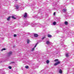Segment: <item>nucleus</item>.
<instances>
[{"mask_svg": "<svg viewBox=\"0 0 74 74\" xmlns=\"http://www.w3.org/2000/svg\"><path fill=\"white\" fill-rule=\"evenodd\" d=\"M37 24H34L33 23H31L30 22L27 21L24 24V26H27V25H30L31 26H32V27H34L35 26H36L37 25Z\"/></svg>", "mask_w": 74, "mask_h": 74, "instance_id": "obj_1", "label": "nucleus"}, {"mask_svg": "<svg viewBox=\"0 0 74 74\" xmlns=\"http://www.w3.org/2000/svg\"><path fill=\"white\" fill-rule=\"evenodd\" d=\"M38 44V43H36V44L35 45V46L34 47V48H33L32 50H31L32 51H34V49H35L34 48H36V47H37V45Z\"/></svg>", "mask_w": 74, "mask_h": 74, "instance_id": "obj_2", "label": "nucleus"}, {"mask_svg": "<svg viewBox=\"0 0 74 74\" xmlns=\"http://www.w3.org/2000/svg\"><path fill=\"white\" fill-rule=\"evenodd\" d=\"M60 62L58 61V62L54 64V66H57V65H58L59 64H60Z\"/></svg>", "mask_w": 74, "mask_h": 74, "instance_id": "obj_3", "label": "nucleus"}, {"mask_svg": "<svg viewBox=\"0 0 74 74\" xmlns=\"http://www.w3.org/2000/svg\"><path fill=\"white\" fill-rule=\"evenodd\" d=\"M51 42L49 41H47L46 42V44L47 45H49L51 44Z\"/></svg>", "mask_w": 74, "mask_h": 74, "instance_id": "obj_4", "label": "nucleus"}, {"mask_svg": "<svg viewBox=\"0 0 74 74\" xmlns=\"http://www.w3.org/2000/svg\"><path fill=\"white\" fill-rule=\"evenodd\" d=\"M24 18H27V13H25L24 14Z\"/></svg>", "mask_w": 74, "mask_h": 74, "instance_id": "obj_5", "label": "nucleus"}, {"mask_svg": "<svg viewBox=\"0 0 74 74\" xmlns=\"http://www.w3.org/2000/svg\"><path fill=\"white\" fill-rule=\"evenodd\" d=\"M12 52H10L8 53V56H10V55H12Z\"/></svg>", "mask_w": 74, "mask_h": 74, "instance_id": "obj_6", "label": "nucleus"}, {"mask_svg": "<svg viewBox=\"0 0 74 74\" xmlns=\"http://www.w3.org/2000/svg\"><path fill=\"white\" fill-rule=\"evenodd\" d=\"M63 12H66V11H67V9H63L62 10Z\"/></svg>", "mask_w": 74, "mask_h": 74, "instance_id": "obj_7", "label": "nucleus"}, {"mask_svg": "<svg viewBox=\"0 0 74 74\" xmlns=\"http://www.w3.org/2000/svg\"><path fill=\"white\" fill-rule=\"evenodd\" d=\"M15 6L16 8V9L17 11V10H18V9H19V7L18 6V5H16V6Z\"/></svg>", "mask_w": 74, "mask_h": 74, "instance_id": "obj_8", "label": "nucleus"}, {"mask_svg": "<svg viewBox=\"0 0 74 74\" xmlns=\"http://www.w3.org/2000/svg\"><path fill=\"white\" fill-rule=\"evenodd\" d=\"M34 37H37L38 36V35L37 34H35L34 35Z\"/></svg>", "mask_w": 74, "mask_h": 74, "instance_id": "obj_9", "label": "nucleus"}, {"mask_svg": "<svg viewBox=\"0 0 74 74\" xmlns=\"http://www.w3.org/2000/svg\"><path fill=\"white\" fill-rule=\"evenodd\" d=\"M12 18L13 19H16V16H12Z\"/></svg>", "mask_w": 74, "mask_h": 74, "instance_id": "obj_10", "label": "nucleus"}, {"mask_svg": "<svg viewBox=\"0 0 74 74\" xmlns=\"http://www.w3.org/2000/svg\"><path fill=\"white\" fill-rule=\"evenodd\" d=\"M59 73H60V74H62V70L60 69L59 71Z\"/></svg>", "mask_w": 74, "mask_h": 74, "instance_id": "obj_11", "label": "nucleus"}, {"mask_svg": "<svg viewBox=\"0 0 74 74\" xmlns=\"http://www.w3.org/2000/svg\"><path fill=\"white\" fill-rule=\"evenodd\" d=\"M47 36H48V37H52V36L51 35L49 34H48Z\"/></svg>", "mask_w": 74, "mask_h": 74, "instance_id": "obj_12", "label": "nucleus"}, {"mask_svg": "<svg viewBox=\"0 0 74 74\" xmlns=\"http://www.w3.org/2000/svg\"><path fill=\"white\" fill-rule=\"evenodd\" d=\"M65 24L66 25H68V22L67 21H65Z\"/></svg>", "mask_w": 74, "mask_h": 74, "instance_id": "obj_13", "label": "nucleus"}, {"mask_svg": "<svg viewBox=\"0 0 74 74\" xmlns=\"http://www.w3.org/2000/svg\"><path fill=\"white\" fill-rule=\"evenodd\" d=\"M53 25H56V22H54L53 23Z\"/></svg>", "mask_w": 74, "mask_h": 74, "instance_id": "obj_14", "label": "nucleus"}, {"mask_svg": "<svg viewBox=\"0 0 74 74\" xmlns=\"http://www.w3.org/2000/svg\"><path fill=\"white\" fill-rule=\"evenodd\" d=\"M46 63L47 64H48V63H49V60H47L46 61Z\"/></svg>", "mask_w": 74, "mask_h": 74, "instance_id": "obj_15", "label": "nucleus"}, {"mask_svg": "<svg viewBox=\"0 0 74 74\" xmlns=\"http://www.w3.org/2000/svg\"><path fill=\"white\" fill-rule=\"evenodd\" d=\"M27 44H28V43H29V42H30V40H29L28 39L27 40Z\"/></svg>", "mask_w": 74, "mask_h": 74, "instance_id": "obj_16", "label": "nucleus"}, {"mask_svg": "<svg viewBox=\"0 0 74 74\" xmlns=\"http://www.w3.org/2000/svg\"><path fill=\"white\" fill-rule=\"evenodd\" d=\"M66 57H69V53H66Z\"/></svg>", "mask_w": 74, "mask_h": 74, "instance_id": "obj_17", "label": "nucleus"}, {"mask_svg": "<svg viewBox=\"0 0 74 74\" xmlns=\"http://www.w3.org/2000/svg\"><path fill=\"white\" fill-rule=\"evenodd\" d=\"M25 67L26 69H28L29 66H25Z\"/></svg>", "mask_w": 74, "mask_h": 74, "instance_id": "obj_18", "label": "nucleus"}, {"mask_svg": "<svg viewBox=\"0 0 74 74\" xmlns=\"http://www.w3.org/2000/svg\"><path fill=\"white\" fill-rule=\"evenodd\" d=\"M44 38H45V36H44L43 38H42V40H44Z\"/></svg>", "mask_w": 74, "mask_h": 74, "instance_id": "obj_19", "label": "nucleus"}, {"mask_svg": "<svg viewBox=\"0 0 74 74\" xmlns=\"http://www.w3.org/2000/svg\"><path fill=\"white\" fill-rule=\"evenodd\" d=\"M10 19V17H8L7 18V20H8V21H9V20Z\"/></svg>", "mask_w": 74, "mask_h": 74, "instance_id": "obj_20", "label": "nucleus"}, {"mask_svg": "<svg viewBox=\"0 0 74 74\" xmlns=\"http://www.w3.org/2000/svg\"><path fill=\"white\" fill-rule=\"evenodd\" d=\"M8 68H9V69H11L12 68L11 67V66H9L8 67Z\"/></svg>", "mask_w": 74, "mask_h": 74, "instance_id": "obj_21", "label": "nucleus"}, {"mask_svg": "<svg viewBox=\"0 0 74 74\" xmlns=\"http://www.w3.org/2000/svg\"><path fill=\"white\" fill-rule=\"evenodd\" d=\"M58 60H59L56 59L54 60V61H55V62H57V61H58Z\"/></svg>", "mask_w": 74, "mask_h": 74, "instance_id": "obj_22", "label": "nucleus"}, {"mask_svg": "<svg viewBox=\"0 0 74 74\" xmlns=\"http://www.w3.org/2000/svg\"><path fill=\"white\" fill-rule=\"evenodd\" d=\"M5 49H5V48H3L1 50V51H3V50H5Z\"/></svg>", "mask_w": 74, "mask_h": 74, "instance_id": "obj_23", "label": "nucleus"}, {"mask_svg": "<svg viewBox=\"0 0 74 74\" xmlns=\"http://www.w3.org/2000/svg\"><path fill=\"white\" fill-rule=\"evenodd\" d=\"M14 37H16V35H15V34L14 35Z\"/></svg>", "mask_w": 74, "mask_h": 74, "instance_id": "obj_24", "label": "nucleus"}, {"mask_svg": "<svg viewBox=\"0 0 74 74\" xmlns=\"http://www.w3.org/2000/svg\"><path fill=\"white\" fill-rule=\"evenodd\" d=\"M63 42H61V44H62V45H63V44L62 43H63Z\"/></svg>", "mask_w": 74, "mask_h": 74, "instance_id": "obj_25", "label": "nucleus"}, {"mask_svg": "<svg viewBox=\"0 0 74 74\" xmlns=\"http://www.w3.org/2000/svg\"><path fill=\"white\" fill-rule=\"evenodd\" d=\"M15 63L14 62H12L11 63Z\"/></svg>", "mask_w": 74, "mask_h": 74, "instance_id": "obj_26", "label": "nucleus"}, {"mask_svg": "<svg viewBox=\"0 0 74 74\" xmlns=\"http://www.w3.org/2000/svg\"><path fill=\"white\" fill-rule=\"evenodd\" d=\"M55 14H56V12H54V15H55Z\"/></svg>", "mask_w": 74, "mask_h": 74, "instance_id": "obj_27", "label": "nucleus"}, {"mask_svg": "<svg viewBox=\"0 0 74 74\" xmlns=\"http://www.w3.org/2000/svg\"><path fill=\"white\" fill-rule=\"evenodd\" d=\"M18 26H19V25H20V24H17V25Z\"/></svg>", "mask_w": 74, "mask_h": 74, "instance_id": "obj_28", "label": "nucleus"}, {"mask_svg": "<svg viewBox=\"0 0 74 74\" xmlns=\"http://www.w3.org/2000/svg\"><path fill=\"white\" fill-rule=\"evenodd\" d=\"M36 68H38V66H37V67H36Z\"/></svg>", "mask_w": 74, "mask_h": 74, "instance_id": "obj_29", "label": "nucleus"}, {"mask_svg": "<svg viewBox=\"0 0 74 74\" xmlns=\"http://www.w3.org/2000/svg\"><path fill=\"white\" fill-rule=\"evenodd\" d=\"M54 9L55 10H56V9H55V8H54Z\"/></svg>", "mask_w": 74, "mask_h": 74, "instance_id": "obj_30", "label": "nucleus"}, {"mask_svg": "<svg viewBox=\"0 0 74 74\" xmlns=\"http://www.w3.org/2000/svg\"><path fill=\"white\" fill-rule=\"evenodd\" d=\"M63 37V38H64V37L63 36V37Z\"/></svg>", "mask_w": 74, "mask_h": 74, "instance_id": "obj_31", "label": "nucleus"}, {"mask_svg": "<svg viewBox=\"0 0 74 74\" xmlns=\"http://www.w3.org/2000/svg\"><path fill=\"white\" fill-rule=\"evenodd\" d=\"M73 70H74V68H73Z\"/></svg>", "mask_w": 74, "mask_h": 74, "instance_id": "obj_32", "label": "nucleus"}, {"mask_svg": "<svg viewBox=\"0 0 74 74\" xmlns=\"http://www.w3.org/2000/svg\"><path fill=\"white\" fill-rule=\"evenodd\" d=\"M16 0V1H17V0Z\"/></svg>", "mask_w": 74, "mask_h": 74, "instance_id": "obj_33", "label": "nucleus"}, {"mask_svg": "<svg viewBox=\"0 0 74 74\" xmlns=\"http://www.w3.org/2000/svg\"><path fill=\"white\" fill-rule=\"evenodd\" d=\"M22 69H23V68H22Z\"/></svg>", "mask_w": 74, "mask_h": 74, "instance_id": "obj_34", "label": "nucleus"}, {"mask_svg": "<svg viewBox=\"0 0 74 74\" xmlns=\"http://www.w3.org/2000/svg\"><path fill=\"white\" fill-rule=\"evenodd\" d=\"M39 26H40V25H39Z\"/></svg>", "mask_w": 74, "mask_h": 74, "instance_id": "obj_35", "label": "nucleus"}, {"mask_svg": "<svg viewBox=\"0 0 74 74\" xmlns=\"http://www.w3.org/2000/svg\"><path fill=\"white\" fill-rule=\"evenodd\" d=\"M22 70H23V69H22Z\"/></svg>", "mask_w": 74, "mask_h": 74, "instance_id": "obj_36", "label": "nucleus"}]
</instances>
